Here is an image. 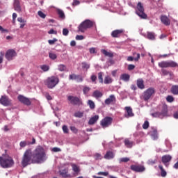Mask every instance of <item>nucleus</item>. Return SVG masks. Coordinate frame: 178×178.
<instances>
[{
    "label": "nucleus",
    "instance_id": "nucleus-1",
    "mask_svg": "<svg viewBox=\"0 0 178 178\" xmlns=\"http://www.w3.org/2000/svg\"><path fill=\"white\" fill-rule=\"evenodd\" d=\"M33 163H42L47 161V154L45 149L41 146H38L32 152Z\"/></svg>",
    "mask_w": 178,
    "mask_h": 178
},
{
    "label": "nucleus",
    "instance_id": "nucleus-2",
    "mask_svg": "<svg viewBox=\"0 0 178 178\" xmlns=\"http://www.w3.org/2000/svg\"><path fill=\"white\" fill-rule=\"evenodd\" d=\"M21 163L23 168H26V166H29V165L33 163V152L31 149H28L25 151Z\"/></svg>",
    "mask_w": 178,
    "mask_h": 178
},
{
    "label": "nucleus",
    "instance_id": "nucleus-3",
    "mask_svg": "<svg viewBox=\"0 0 178 178\" xmlns=\"http://www.w3.org/2000/svg\"><path fill=\"white\" fill-rule=\"evenodd\" d=\"M58 84H59V78L56 76H51L50 77H48L44 81V86L50 90H52V88H55V87H56Z\"/></svg>",
    "mask_w": 178,
    "mask_h": 178
},
{
    "label": "nucleus",
    "instance_id": "nucleus-4",
    "mask_svg": "<svg viewBox=\"0 0 178 178\" xmlns=\"http://www.w3.org/2000/svg\"><path fill=\"white\" fill-rule=\"evenodd\" d=\"M0 165L2 168H12L15 165V161L12 157H1L0 156Z\"/></svg>",
    "mask_w": 178,
    "mask_h": 178
},
{
    "label": "nucleus",
    "instance_id": "nucleus-5",
    "mask_svg": "<svg viewBox=\"0 0 178 178\" xmlns=\"http://www.w3.org/2000/svg\"><path fill=\"white\" fill-rule=\"evenodd\" d=\"M94 26V22L90 19H86L81 24H79L78 27V31L81 33H85L87 29H91Z\"/></svg>",
    "mask_w": 178,
    "mask_h": 178
},
{
    "label": "nucleus",
    "instance_id": "nucleus-6",
    "mask_svg": "<svg viewBox=\"0 0 178 178\" xmlns=\"http://www.w3.org/2000/svg\"><path fill=\"white\" fill-rule=\"evenodd\" d=\"M154 95H155V88H149L143 92V97L144 101L148 102Z\"/></svg>",
    "mask_w": 178,
    "mask_h": 178
},
{
    "label": "nucleus",
    "instance_id": "nucleus-7",
    "mask_svg": "<svg viewBox=\"0 0 178 178\" xmlns=\"http://www.w3.org/2000/svg\"><path fill=\"white\" fill-rule=\"evenodd\" d=\"M136 13L140 17V19H147V16L145 13H144V6L141 3V2H138L137 4Z\"/></svg>",
    "mask_w": 178,
    "mask_h": 178
},
{
    "label": "nucleus",
    "instance_id": "nucleus-8",
    "mask_svg": "<svg viewBox=\"0 0 178 178\" xmlns=\"http://www.w3.org/2000/svg\"><path fill=\"white\" fill-rule=\"evenodd\" d=\"M159 67H177L178 64L175 61H161L159 63Z\"/></svg>",
    "mask_w": 178,
    "mask_h": 178
},
{
    "label": "nucleus",
    "instance_id": "nucleus-9",
    "mask_svg": "<svg viewBox=\"0 0 178 178\" xmlns=\"http://www.w3.org/2000/svg\"><path fill=\"white\" fill-rule=\"evenodd\" d=\"M112 122H113V118L111 117H105L100 121V125L103 129H106V127H109L112 124Z\"/></svg>",
    "mask_w": 178,
    "mask_h": 178
},
{
    "label": "nucleus",
    "instance_id": "nucleus-10",
    "mask_svg": "<svg viewBox=\"0 0 178 178\" xmlns=\"http://www.w3.org/2000/svg\"><path fill=\"white\" fill-rule=\"evenodd\" d=\"M67 101H70L72 105H77L78 106L83 105V102L78 97L70 95L67 97Z\"/></svg>",
    "mask_w": 178,
    "mask_h": 178
},
{
    "label": "nucleus",
    "instance_id": "nucleus-11",
    "mask_svg": "<svg viewBox=\"0 0 178 178\" xmlns=\"http://www.w3.org/2000/svg\"><path fill=\"white\" fill-rule=\"evenodd\" d=\"M0 104L3 105V106H10L12 105V101L6 95H3L0 98Z\"/></svg>",
    "mask_w": 178,
    "mask_h": 178
},
{
    "label": "nucleus",
    "instance_id": "nucleus-12",
    "mask_svg": "<svg viewBox=\"0 0 178 178\" xmlns=\"http://www.w3.org/2000/svg\"><path fill=\"white\" fill-rule=\"evenodd\" d=\"M130 169L131 170H133V172H136L137 173H141L145 171V167L142 165H131Z\"/></svg>",
    "mask_w": 178,
    "mask_h": 178
},
{
    "label": "nucleus",
    "instance_id": "nucleus-13",
    "mask_svg": "<svg viewBox=\"0 0 178 178\" xmlns=\"http://www.w3.org/2000/svg\"><path fill=\"white\" fill-rule=\"evenodd\" d=\"M17 99L21 102V104H24V105H26L27 106H30V105H31V101H30V99L22 95L18 96Z\"/></svg>",
    "mask_w": 178,
    "mask_h": 178
},
{
    "label": "nucleus",
    "instance_id": "nucleus-14",
    "mask_svg": "<svg viewBox=\"0 0 178 178\" xmlns=\"http://www.w3.org/2000/svg\"><path fill=\"white\" fill-rule=\"evenodd\" d=\"M16 55H17L16 51H15L14 49H9L6 53V58L8 60H12V59H13V58H15Z\"/></svg>",
    "mask_w": 178,
    "mask_h": 178
},
{
    "label": "nucleus",
    "instance_id": "nucleus-15",
    "mask_svg": "<svg viewBox=\"0 0 178 178\" xmlns=\"http://www.w3.org/2000/svg\"><path fill=\"white\" fill-rule=\"evenodd\" d=\"M106 105H115L116 104V97L115 95H111L106 100L104 101Z\"/></svg>",
    "mask_w": 178,
    "mask_h": 178
},
{
    "label": "nucleus",
    "instance_id": "nucleus-16",
    "mask_svg": "<svg viewBox=\"0 0 178 178\" xmlns=\"http://www.w3.org/2000/svg\"><path fill=\"white\" fill-rule=\"evenodd\" d=\"M170 161H172V156L169 154L164 155L161 158V162L163 163L165 168H169V162H170Z\"/></svg>",
    "mask_w": 178,
    "mask_h": 178
},
{
    "label": "nucleus",
    "instance_id": "nucleus-17",
    "mask_svg": "<svg viewBox=\"0 0 178 178\" xmlns=\"http://www.w3.org/2000/svg\"><path fill=\"white\" fill-rule=\"evenodd\" d=\"M124 33V31L123 29L114 30L111 32V37H113V38H119Z\"/></svg>",
    "mask_w": 178,
    "mask_h": 178
},
{
    "label": "nucleus",
    "instance_id": "nucleus-18",
    "mask_svg": "<svg viewBox=\"0 0 178 178\" xmlns=\"http://www.w3.org/2000/svg\"><path fill=\"white\" fill-rule=\"evenodd\" d=\"M69 79L76 80L78 83H81L83 82V76L81 75H76L75 74H70L69 76Z\"/></svg>",
    "mask_w": 178,
    "mask_h": 178
},
{
    "label": "nucleus",
    "instance_id": "nucleus-19",
    "mask_svg": "<svg viewBox=\"0 0 178 178\" xmlns=\"http://www.w3.org/2000/svg\"><path fill=\"white\" fill-rule=\"evenodd\" d=\"M160 109L161 111L160 113L161 114V116H163V118H165V116H168V105L163 104L160 106Z\"/></svg>",
    "mask_w": 178,
    "mask_h": 178
},
{
    "label": "nucleus",
    "instance_id": "nucleus-20",
    "mask_svg": "<svg viewBox=\"0 0 178 178\" xmlns=\"http://www.w3.org/2000/svg\"><path fill=\"white\" fill-rule=\"evenodd\" d=\"M161 22L165 26H170V19L166 15H161Z\"/></svg>",
    "mask_w": 178,
    "mask_h": 178
},
{
    "label": "nucleus",
    "instance_id": "nucleus-21",
    "mask_svg": "<svg viewBox=\"0 0 178 178\" xmlns=\"http://www.w3.org/2000/svg\"><path fill=\"white\" fill-rule=\"evenodd\" d=\"M99 119V115H96L92 116L88 121V124L90 126H92V124H95L97 122H98V120Z\"/></svg>",
    "mask_w": 178,
    "mask_h": 178
},
{
    "label": "nucleus",
    "instance_id": "nucleus-22",
    "mask_svg": "<svg viewBox=\"0 0 178 178\" xmlns=\"http://www.w3.org/2000/svg\"><path fill=\"white\" fill-rule=\"evenodd\" d=\"M125 111L127 114L124 115L126 118H131L134 116V113H133V109L131 107H125Z\"/></svg>",
    "mask_w": 178,
    "mask_h": 178
},
{
    "label": "nucleus",
    "instance_id": "nucleus-23",
    "mask_svg": "<svg viewBox=\"0 0 178 178\" xmlns=\"http://www.w3.org/2000/svg\"><path fill=\"white\" fill-rule=\"evenodd\" d=\"M14 9L16 12H18V13L22 12V7H20V1H19V0L14 1Z\"/></svg>",
    "mask_w": 178,
    "mask_h": 178
},
{
    "label": "nucleus",
    "instance_id": "nucleus-24",
    "mask_svg": "<svg viewBox=\"0 0 178 178\" xmlns=\"http://www.w3.org/2000/svg\"><path fill=\"white\" fill-rule=\"evenodd\" d=\"M70 165L72 166V170L75 175H79V173H80V166L73 163H71Z\"/></svg>",
    "mask_w": 178,
    "mask_h": 178
},
{
    "label": "nucleus",
    "instance_id": "nucleus-25",
    "mask_svg": "<svg viewBox=\"0 0 178 178\" xmlns=\"http://www.w3.org/2000/svg\"><path fill=\"white\" fill-rule=\"evenodd\" d=\"M137 86L140 89V90H144L145 88V86L144 85V80L142 79H139L137 80L136 82Z\"/></svg>",
    "mask_w": 178,
    "mask_h": 178
},
{
    "label": "nucleus",
    "instance_id": "nucleus-26",
    "mask_svg": "<svg viewBox=\"0 0 178 178\" xmlns=\"http://www.w3.org/2000/svg\"><path fill=\"white\" fill-rule=\"evenodd\" d=\"M134 55H136V57L134 58L133 56H129L127 58L128 62H133V60L138 62V60L140 59V54L134 53Z\"/></svg>",
    "mask_w": 178,
    "mask_h": 178
},
{
    "label": "nucleus",
    "instance_id": "nucleus-27",
    "mask_svg": "<svg viewBox=\"0 0 178 178\" xmlns=\"http://www.w3.org/2000/svg\"><path fill=\"white\" fill-rule=\"evenodd\" d=\"M159 169H160L161 170V177H166V176H168V172H166V170H165V168H163V165H159Z\"/></svg>",
    "mask_w": 178,
    "mask_h": 178
},
{
    "label": "nucleus",
    "instance_id": "nucleus-28",
    "mask_svg": "<svg viewBox=\"0 0 178 178\" xmlns=\"http://www.w3.org/2000/svg\"><path fill=\"white\" fill-rule=\"evenodd\" d=\"M113 158H115V154L111 151L107 152L104 155L105 159H113Z\"/></svg>",
    "mask_w": 178,
    "mask_h": 178
},
{
    "label": "nucleus",
    "instance_id": "nucleus-29",
    "mask_svg": "<svg viewBox=\"0 0 178 178\" xmlns=\"http://www.w3.org/2000/svg\"><path fill=\"white\" fill-rule=\"evenodd\" d=\"M170 91L173 95H178V85H173Z\"/></svg>",
    "mask_w": 178,
    "mask_h": 178
},
{
    "label": "nucleus",
    "instance_id": "nucleus-30",
    "mask_svg": "<svg viewBox=\"0 0 178 178\" xmlns=\"http://www.w3.org/2000/svg\"><path fill=\"white\" fill-rule=\"evenodd\" d=\"M101 52L105 56H108V58H113V54L111 51H108L105 49H102Z\"/></svg>",
    "mask_w": 178,
    "mask_h": 178
},
{
    "label": "nucleus",
    "instance_id": "nucleus-31",
    "mask_svg": "<svg viewBox=\"0 0 178 178\" xmlns=\"http://www.w3.org/2000/svg\"><path fill=\"white\" fill-rule=\"evenodd\" d=\"M60 174L63 177H70V174H69V171L67 169L63 170L60 172Z\"/></svg>",
    "mask_w": 178,
    "mask_h": 178
},
{
    "label": "nucleus",
    "instance_id": "nucleus-32",
    "mask_svg": "<svg viewBox=\"0 0 178 178\" xmlns=\"http://www.w3.org/2000/svg\"><path fill=\"white\" fill-rule=\"evenodd\" d=\"M103 94L99 90H95L93 92L92 97L95 98H101L102 97Z\"/></svg>",
    "mask_w": 178,
    "mask_h": 178
},
{
    "label": "nucleus",
    "instance_id": "nucleus-33",
    "mask_svg": "<svg viewBox=\"0 0 178 178\" xmlns=\"http://www.w3.org/2000/svg\"><path fill=\"white\" fill-rule=\"evenodd\" d=\"M120 79L123 80V81H129V80H130V75L127 74H122L120 76Z\"/></svg>",
    "mask_w": 178,
    "mask_h": 178
},
{
    "label": "nucleus",
    "instance_id": "nucleus-34",
    "mask_svg": "<svg viewBox=\"0 0 178 178\" xmlns=\"http://www.w3.org/2000/svg\"><path fill=\"white\" fill-rule=\"evenodd\" d=\"M161 72L163 76H170V77H173V72L166 70H161Z\"/></svg>",
    "mask_w": 178,
    "mask_h": 178
},
{
    "label": "nucleus",
    "instance_id": "nucleus-35",
    "mask_svg": "<svg viewBox=\"0 0 178 178\" xmlns=\"http://www.w3.org/2000/svg\"><path fill=\"white\" fill-rule=\"evenodd\" d=\"M147 38L154 41L155 40V33L154 32H147Z\"/></svg>",
    "mask_w": 178,
    "mask_h": 178
},
{
    "label": "nucleus",
    "instance_id": "nucleus-36",
    "mask_svg": "<svg viewBox=\"0 0 178 178\" xmlns=\"http://www.w3.org/2000/svg\"><path fill=\"white\" fill-rule=\"evenodd\" d=\"M124 143L127 148H131L133 147V142L129 141V139H125Z\"/></svg>",
    "mask_w": 178,
    "mask_h": 178
},
{
    "label": "nucleus",
    "instance_id": "nucleus-37",
    "mask_svg": "<svg viewBox=\"0 0 178 178\" xmlns=\"http://www.w3.org/2000/svg\"><path fill=\"white\" fill-rule=\"evenodd\" d=\"M57 13L60 19H65V13L61 9H57Z\"/></svg>",
    "mask_w": 178,
    "mask_h": 178
},
{
    "label": "nucleus",
    "instance_id": "nucleus-38",
    "mask_svg": "<svg viewBox=\"0 0 178 178\" xmlns=\"http://www.w3.org/2000/svg\"><path fill=\"white\" fill-rule=\"evenodd\" d=\"M152 116L153 118H159L160 119H163V117L162 116V114H161V112H155L152 113Z\"/></svg>",
    "mask_w": 178,
    "mask_h": 178
},
{
    "label": "nucleus",
    "instance_id": "nucleus-39",
    "mask_svg": "<svg viewBox=\"0 0 178 178\" xmlns=\"http://www.w3.org/2000/svg\"><path fill=\"white\" fill-rule=\"evenodd\" d=\"M113 80H112V78L109 76H107L104 79V84H111Z\"/></svg>",
    "mask_w": 178,
    "mask_h": 178
},
{
    "label": "nucleus",
    "instance_id": "nucleus-40",
    "mask_svg": "<svg viewBox=\"0 0 178 178\" xmlns=\"http://www.w3.org/2000/svg\"><path fill=\"white\" fill-rule=\"evenodd\" d=\"M75 118H83L84 116V112L77 111L74 114Z\"/></svg>",
    "mask_w": 178,
    "mask_h": 178
},
{
    "label": "nucleus",
    "instance_id": "nucleus-41",
    "mask_svg": "<svg viewBox=\"0 0 178 178\" xmlns=\"http://www.w3.org/2000/svg\"><path fill=\"white\" fill-rule=\"evenodd\" d=\"M90 90H91V88L88 86H84L83 89V92L85 95H87V94H88V92H90Z\"/></svg>",
    "mask_w": 178,
    "mask_h": 178
},
{
    "label": "nucleus",
    "instance_id": "nucleus-42",
    "mask_svg": "<svg viewBox=\"0 0 178 178\" xmlns=\"http://www.w3.org/2000/svg\"><path fill=\"white\" fill-rule=\"evenodd\" d=\"M88 105L91 109H95V103H94L92 100H88Z\"/></svg>",
    "mask_w": 178,
    "mask_h": 178
},
{
    "label": "nucleus",
    "instance_id": "nucleus-43",
    "mask_svg": "<svg viewBox=\"0 0 178 178\" xmlns=\"http://www.w3.org/2000/svg\"><path fill=\"white\" fill-rule=\"evenodd\" d=\"M152 137L153 138L154 140H157L158 139V131L156 129H154L152 134Z\"/></svg>",
    "mask_w": 178,
    "mask_h": 178
},
{
    "label": "nucleus",
    "instance_id": "nucleus-44",
    "mask_svg": "<svg viewBox=\"0 0 178 178\" xmlns=\"http://www.w3.org/2000/svg\"><path fill=\"white\" fill-rule=\"evenodd\" d=\"M58 69L60 72H65L66 70V65L60 64L58 66Z\"/></svg>",
    "mask_w": 178,
    "mask_h": 178
},
{
    "label": "nucleus",
    "instance_id": "nucleus-45",
    "mask_svg": "<svg viewBox=\"0 0 178 178\" xmlns=\"http://www.w3.org/2000/svg\"><path fill=\"white\" fill-rule=\"evenodd\" d=\"M40 69H42L44 72H48V70H49V66L47 65H43L40 66Z\"/></svg>",
    "mask_w": 178,
    "mask_h": 178
},
{
    "label": "nucleus",
    "instance_id": "nucleus-46",
    "mask_svg": "<svg viewBox=\"0 0 178 178\" xmlns=\"http://www.w3.org/2000/svg\"><path fill=\"white\" fill-rule=\"evenodd\" d=\"M103 73L102 72H99L98 73V79H99V83H104V78H103Z\"/></svg>",
    "mask_w": 178,
    "mask_h": 178
},
{
    "label": "nucleus",
    "instance_id": "nucleus-47",
    "mask_svg": "<svg viewBox=\"0 0 178 178\" xmlns=\"http://www.w3.org/2000/svg\"><path fill=\"white\" fill-rule=\"evenodd\" d=\"M81 65H82V69H86V70L90 69V64L86 62H83Z\"/></svg>",
    "mask_w": 178,
    "mask_h": 178
},
{
    "label": "nucleus",
    "instance_id": "nucleus-48",
    "mask_svg": "<svg viewBox=\"0 0 178 178\" xmlns=\"http://www.w3.org/2000/svg\"><path fill=\"white\" fill-rule=\"evenodd\" d=\"M49 56L50 59H52V60H55V59H56V58H58V56H56L55 54V53H49Z\"/></svg>",
    "mask_w": 178,
    "mask_h": 178
},
{
    "label": "nucleus",
    "instance_id": "nucleus-49",
    "mask_svg": "<svg viewBox=\"0 0 178 178\" xmlns=\"http://www.w3.org/2000/svg\"><path fill=\"white\" fill-rule=\"evenodd\" d=\"M166 101L167 102H173V101H175V97L172 95H168L166 97Z\"/></svg>",
    "mask_w": 178,
    "mask_h": 178
},
{
    "label": "nucleus",
    "instance_id": "nucleus-50",
    "mask_svg": "<svg viewBox=\"0 0 178 178\" xmlns=\"http://www.w3.org/2000/svg\"><path fill=\"white\" fill-rule=\"evenodd\" d=\"M62 129H63V131L65 134H69V128H67V126L63 125Z\"/></svg>",
    "mask_w": 178,
    "mask_h": 178
},
{
    "label": "nucleus",
    "instance_id": "nucleus-51",
    "mask_svg": "<svg viewBox=\"0 0 178 178\" xmlns=\"http://www.w3.org/2000/svg\"><path fill=\"white\" fill-rule=\"evenodd\" d=\"M149 127V122L148 121H145L144 124H143V129L147 130Z\"/></svg>",
    "mask_w": 178,
    "mask_h": 178
},
{
    "label": "nucleus",
    "instance_id": "nucleus-52",
    "mask_svg": "<svg viewBox=\"0 0 178 178\" xmlns=\"http://www.w3.org/2000/svg\"><path fill=\"white\" fill-rule=\"evenodd\" d=\"M38 15L42 19H45V17H47V15L44 13H42V11H41V10L38 12Z\"/></svg>",
    "mask_w": 178,
    "mask_h": 178
},
{
    "label": "nucleus",
    "instance_id": "nucleus-53",
    "mask_svg": "<svg viewBox=\"0 0 178 178\" xmlns=\"http://www.w3.org/2000/svg\"><path fill=\"white\" fill-rule=\"evenodd\" d=\"M97 175L98 176H109V172H99Z\"/></svg>",
    "mask_w": 178,
    "mask_h": 178
},
{
    "label": "nucleus",
    "instance_id": "nucleus-54",
    "mask_svg": "<svg viewBox=\"0 0 178 178\" xmlns=\"http://www.w3.org/2000/svg\"><path fill=\"white\" fill-rule=\"evenodd\" d=\"M75 39L77 40V41H81L83 40H84V36L83 35H77L76 37H75Z\"/></svg>",
    "mask_w": 178,
    "mask_h": 178
},
{
    "label": "nucleus",
    "instance_id": "nucleus-55",
    "mask_svg": "<svg viewBox=\"0 0 178 178\" xmlns=\"http://www.w3.org/2000/svg\"><path fill=\"white\" fill-rule=\"evenodd\" d=\"M129 161H130V159L129 157H123L120 159V162H129Z\"/></svg>",
    "mask_w": 178,
    "mask_h": 178
},
{
    "label": "nucleus",
    "instance_id": "nucleus-56",
    "mask_svg": "<svg viewBox=\"0 0 178 178\" xmlns=\"http://www.w3.org/2000/svg\"><path fill=\"white\" fill-rule=\"evenodd\" d=\"M58 41V39L54 38L53 40H49L48 42L50 45H54L56 42Z\"/></svg>",
    "mask_w": 178,
    "mask_h": 178
},
{
    "label": "nucleus",
    "instance_id": "nucleus-57",
    "mask_svg": "<svg viewBox=\"0 0 178 178\" xmlns=\"http://www.w3.org/2000/svg\"><path fill=\"white\" fill-rule=\"evenodd\" d=\"M63 35H65V36L69 35V29H68L65 28L63 29Z\"/></svg>",
    "mask_w": 178,
    "mask_h": 178
},
{
    "label": "nucleus",
    "instance_id": "nucleus-58",
    "mask_svg": "<svg viewBox=\"0 0 178 178\" xmlns=\"http://www.w3.org/2000/svg\"><path fill=\"white\" fill-rule=\"evenodd\" d=\"M27 145V142L26 141H21L19 143V146L21 147V148H24V147H26Z\"/></svg>",
    "mask_w": 178,
    "mask_h": 178
},
{
    "label": "nucleus",
    "instance_id": "nucleus-59",
    "mask_svg": "<svg viewBox=\"0 0 178 178\" xmlns=\"http://www.w3.org/2000/svg\"><path fill=\"white\" fill-rule=\"evenodd\" d=\"M90 80L92 81V83H95V84H97V76L95 75H92L90 76Z\"/></svg>",
    "mask_w": 178,
    "mask_h": 178
},
{
    "label": "nucleus",
    "instance_id": "nucleus-60",
    "mask_svg": "<svg viewBox=\"0 0 178 178\" xmlns=\"http://www.w3.org/2000/svg\"><path fill=\"white\" fill-rule=\"evenodd\" d=\"M136 69V65L133 64H129L128 65V70H134Z\"/></svg>",
    "mask_w": 178,
    "mask_h": 178
},
{
    "label": "nucleus",
    "instance_id": "nucleus-61",
    "mask_svg": "<svg viewBox=\"0 0 178 178\" xmlns=\"http://www.w3.org/2000/svg\"><path fill=\"white\" fill-rule=\"evenodd\" d=\"M90 54H97V50L95 49V47H91L89 49Z\"/></svg>",
    "mask_w": 178,
    "mask_h": 178
},
{
    "label": "nucleus",
    "instance_id": "nucleus-62",
    "mask_svg": "<svg viewBox=\"0 0 178 178\" xmlns=\"http://www.w3.org/2000/svg\"><path fill=\"white\" fill-rule=\"evenodd\" d=\"M70 130L72 131L73 133L77 134L79 130L76 127H70Z\"/></svg>",
    "mask_w": 178,
    "mask_h": 178
},
{
    "label": "nucleus",
    "instance_id": "nucleus-63",
    "mask_svg": "<svg viewBox=\"0 0 178 178\" xmlns=\"http://www.w3.org/2000/svg\"><path fill=\"white\" fill-rule=\"evenodd\" d=\"M77 5H80V1L74 0V1L72 3V6H77Z\"/></svg>",
    "mask_w": 178,
    "mask_h": 178
},
{
    "label": "nucleus",
    "instance_id": "nucleus-64",
    "mask_svg": "<svg viewBox=\"0 0 178 178\" xmlns=\"http://www.w3.org/2000/svg\"><path fill=\"white\" fill-rule=\"evenodd\" d=\"M48 34H58V32L54 29H50L48 32Z\"/></svg>",
    "mask_w": 178,
    "mask_h": 178
}]
</instances>
